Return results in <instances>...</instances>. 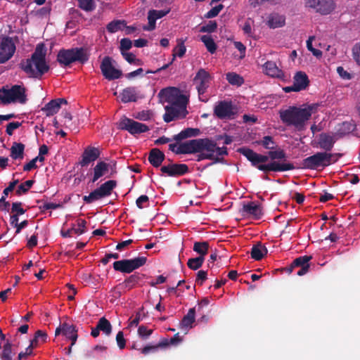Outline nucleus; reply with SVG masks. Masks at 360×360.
I'll return each mask as SVG.
<instances>
[{"label":"nucleus","mask_w":360,"mask_h":360,"mask_svg":"<svg viewBox=\"0 0 360 360\" xmlns=\"http://www.w3.org/2000/svg\"><path fill=\"white\" fill-rule=\"evenodd\" d=\"M164 91L166 100L169 103L165 107L166 110L163 116L165 122H169L174 120L184 118L188 113L186 110L188 97L182 94L176 88L165 89Z\"/></svg>","instance_id":"nucleus-1"},{"label":"nucleus","mask_w":360,"mask_h":360,"mask_svg":"<svg viewBox=\"0 0 360 360\" xmlns=\"http://www.w3.org/2000/svg\"><path fill=\"white\" fill-rule=\"evenodd\" d=\"M46 48L42 43L37 45L30 58L20 63L22 70L30 77L39 78L49 70L46 61Z\"/></svg>","instance_id":"nucleus-2"},{"label":"nucleus","mask_w":360,"mask_h":360,"mask_svg":"<svg viewBox=\"0 0 360 360\" xmlns=\"http://www.w3.org/2000/svg\"><path fill=\"white\" fill-rule=\"evenodd\" d=\"M313 109L312 105H309L304 108L294 106L289 107L286 110L280 111V117L285 124L293 126L297 129L301 130L310 118Z\"/></svg>","instance_id":"nucleus-3"},{"label":"nucleus","mask_w":360,"mask_h":360,"mask_svg":"<svg viewBox=\"0 0 360 360\" xmlns=\"http://www.w3.org/2000/svg\"><path fill=\"white\" fill-rule=\"evenodd\" d=\"M341 157L340 153H328L326 152H319L316 154L305 158L303 160V167L308 169H316L319 167H326L335 162Z\"/></svg>","instance_id":"nucleus-4"},{"label":"nucleus","mask_w":360,"mask_h":360,"mask_svg":"<svg viewBox=\"0 0 360 360\" xmlns=\"http://www.w3.org/2000/svg\"><path fill=\"white\" fill-rule=\"evenodd\" d=\"M86 50L84 48H75L70 49H62L57 56V60L60 65L67 66L78 61L84 63L88 60Z\"/></svg>","instance_id":"nucleus-5"},{"label":"nucleus","mask_w":360,"mask_h":360,"mask_svg":"<svg viewBox=\"0 0 360 360\" xmlns=\"http://www.w3.org/2000/svg\"><path fill=\"white\" fill-rule=\"evenodd\" d=\"M0 101L4 105L11 103H25L27 101L25 88L20 85H14L10 89L3 87L0 89Z\"/></svg>","instance_id":"nucleus-6"},{"label":"nucleus","mask_w":360,"mask_h":360,"mask_svg":"<svg viewBox=\"0 0 360 360\" xmlns=\"http://www.w3.org/2000/svg\"><path fill=\"white\" fill-rule=\"evenodd\" d=\"M199 152H205L207 155H212V160L214 163L222 161V158L219 156L227 155V148L226 147H219L216 142L209 139H199ZM213 165V162L208 165Z\"/></svg>","instance_id":"nucleus-7"},{"label":"nucleus","mask_w":360,"mask_h":360,"mask_svg":"<svg viewBox=\"0 0 360 360\" xmlns=\"http://www.w3.org/2000/svg\"><path fill=\"white\" fill-rule=\"evenodd\" d=\"M269 158L270 157L257 153L255 166L257 167L259 170L264 172H283L291 170L295 168L293 165L291 163H279L276 161L271 162L269 164H260L266 162L269 160Z\"/></svg>","instance_id":"nucleus-8"},{"label":"nucleus","mask_w":360,"mask_h":360,"mask_svg":"<svg viewBox=\"0 0 360 360\" xmlns=\"http://www.w3.org/2000/svg\"><path fill=\"white\" fill-rule=\"evenodd\" d=\"M211 75L205 69H200L193 79L198 93L200 101L206 103L208 98L204 94L207 91L211 81Z\"/></svg>","instance_id":"nucleus-9"},{"label":"nucleus","mask_w":360,"mask_h":360,"mask_svg":"<svg viewBox=\"0 0 360 360\" xmlns=\"http://www.w3.org/2000/svg\"><path fill=\"white\" fill-rule=\"evenodd\" d=\"M117 182L114 180H109L103 184L99 188L90 193L89 195H84L83 200L88 203H92L105 197L111 195L112 190L115 188Z\"/></svg>","instance_id":"nucleus-10"},{"label":"nucleus","mask_w":360,"mask_h":360,"mask_svg":"<svg viewBox=\"0 0 360 360\" xmlns=\"http://www.w3.org/2000/svg\"><path fill=\"white\" fill-rule=\"evenodd\" d=\"M146 262V257H139L132 259H122L113 263L115 270L122 273H131L134 270L142 266Z\"/></svg>","instance_id":"nucleus-11"},{"label":"nucleus","mask_w":360,"mask_h":360,"mask_svg":"<svg viewBox=\"0 0 360 360\" xmlns=\"http://www.w3.org/2000/svg\"><path fill=\"white\" fill-rule=\"evenodd\" d=\"M118 128L122 130H126L131 134L135 135L146 132L149 130V128L145 124L136 122L134 120L122 117L117 123Z\"/></svg>","instance_id":"nucleus-12"},{"label":"nucleus","mask_w":360,"mask_h":360,"mask_svg":"<svg viewBox=\"0 0 360 360\" xmlns=\"http://www.w3.org/2000/svg\"><path fill=\"white\" fill-rule=\"evenodd\" d=\"M115 60L109 56L103 58L100 68L103 75L108 80H113L119 79L122 77V72L121 70L116 69L114 66Z\"/></svg>","instance_id":"nucleus-13"},{"label":"nucleus","mask_w":360,"mask_h":360,"mask_svg":"<svg viewBox=\"0 0 360 360\" xmlns=\"http://www.w3.org/2000/svg\"><path fill=\"white\" fill-rule=\"evenodd\" d=\"M235 113L234 108L231 101H219L214 108V115L219 119H232Z\"/></svg>","instance_id":"nucleus-14"},{"label":"nucleus","mask_w":360,"mask_h":360,"mask_svg":"<svg viewBox=\"0 0 360 360\" xmlns=\"http://www.w3.org/2000/svg\"><path fill=\"white\" fill-rule=\"evenodd\" d=\"M15 46L11 38L6 37L0 42V63L9 60L13 55Z\"/></svg>","instance_id":"nucleus-15"},{"label":"nucleus","mask_w":360,"mask_h":360,"mask_svg":"<svg viewBox=\"0 0 360 360\" xmlns=\"http://www.w3.org/2000/svg\"><path fill=\"white\" fill-rule=\"evenodd\" d=\"M160 170L168 176H180L188 172V166L185 164H172L162 167Z\"/></svg>","instance_id":"nucleus-16"},{"label":"nucleus","mask_w":360,"mask_h":360,"mask_svg":"<svg viewBox=\"0 0 360 360\" xmlns=\"http://www.w3.org/2000/svg\"><path fill=\"white\" fill-rule=\"evenodd\" d=\"M199 152V139H193L181 143L177 154H190Z\"/></svg>","instance_id":"nucleus-17"},{"label":"nucleus","mask_w":360,"mask_h":360,"mask_svg":"<svg viewBox=\"0 0 360 360\" xmlns=\"http://www.w3.org/2000/svg\"><path fill=\"white\" fill-rule=\"evenodd\" d=\"M100 155L99 150L97 148L89 146L87 147L82 155V160L80 165L84 167L89 165L90 162L96 160Z\"/></svg>","instance_id":"nucleus-18"},{"label":"nucleus","mask_w":360,"mask_h":360,"mask_svg":"<svg viewBox=\"0 0 360 360\" xmlns=\"http://www.w3.org/2000/svg\"><path fill=\"white\" fill-rule=\"evenodd\" d=\"M169 13V11H157V10H150L148 13V25L145 26L143 29L145 30L151 31L155 28V21L158 19H160L165 15H166Z\"/></svg>","instance_id":"nucleus-19"},{"label":"nucleus","mask_w":360,"mask_h":360,"mask_svg":"<svg viewBox=\"0 0 360 360\" xmlns=\"http://www.w3.org/2000/svg\"><path fill=\"white\" fill-rule=\"evenodd\" d=\"M243 215L245 217H252L255 219H258L262 215V210L259 205L255 202H250L244 205L242 209Z\"/></svg>","instance_id":"nucleus-20"},{"label":"nucleus","mask_w":360,"mask_h":360,"mask_svg":"<svg viewBox=\"0 0 360 360\" xmlns=\"http://www.w3.org/2000/svg\"><path fill=\"white\" fill-rule=\"evenodd\" d=\"M61 103H67V101L63 98L52 100L45 105L42 110L46 112V116H52L58 112Z\"/></svg>","instance_id":"nucleus-21"},{"label":"nucleus","mask_w":360,"mask_h":360,"mask_svg":"<svg viewBox=\"0 0 360 360\" xmlns=\"http://www.w3.org/2000/svg\"><path fill=\"white\" fill-rule=\"evenodd\" d=\"M316 12L321 15H328L335 8V3L333 0H319Z\"/></svg>","instance_id":"nucleus-22"},{"label":"nucleus","mask_w":360,"mask_h":360,"mask_svg":"<svg viewBox=\"0 0 360 360\" xmlns=\"http://www.w3.org/2000/svg\"><path fill=\"white\" fill-rule=\"evenodd\" d=\"M122 103L135 102L138 98V94L136 87L130 86L122 90L120 94Z\"/></svg>","instance_id":"nucleus-23"},{"label":"nucleus","mask_w":360,"mask_h":360,"mask_svg":"<svg viewBox=\"0 0 360 360\" xmlns=\"http://www.w3.org/2000/svg\"><path fill=\"white\" fill-rule=\"evenodd\" d=\"M164 160L165 155L159 149L153 148L150 150L148 155V161L153 167H158Z\"/></svg>","instance_id":"nucleus-24"},{"label":"nucleus","mask_w":360,"mask_h":360,"mask_svg":"<svg viewBox=\"0 0 360 360\" xmlns=\"http://www.w3.org/2000/svg\"><path fill=\"white\" fill-rule=\"evenodd\" d=\"M62 329L63 330V335L71 340L72 345H74L77 339V330L76 329V326L68 323H62Z\"/></svg>","instance_id":"nucleus-25"},{"label":"nucleus","mask_w":360,"mask_h":360,"mask_svg":"<svg viewBox=\"0 0 360 360\" xmlns=\"http://www.w3.org/2000/svg\"><path fill=\"white\" fill-rule=\"evenodd\" d=\"M285 18L278 13H271L268 16L267 25L270 28H277L285 25Z\"/></svg>","instance_id":"nucleus-26"},{"label":"nucleus","mask_w":360,"mask_h":360,"mask_svg":"<svg viewBox=\"0 0 360 360\" xmlns=\"http://www.w3.org/2000/svg\"><path fill=\"white\" fill-rule=\"evenodd\" d=\"M334 143L335 140L332 136L326 134H320L318 145L321 149L329 151L333 148Z\"/></svg>","instance_id":"nucleus-27"},{"label":"nucleus","mask_w":360,"mask_h":360,"mask_svg":"<svg viewBox=\"0 0 360 360\" xmlns=\"http://www.w3.org/2000/svg\"><path fill=\"white\" fill-rule=\"evenodd\" d=\"M264 72L266 75L273 77H282L283 72L280 70L276 64L273 61H267L264 65Z\"/></svg>","instance_id":"nucleus-28"},{"label":"nucleus","mask_w":360,"mask_h":360,"mask_svg":"<svg viewBox=\"0 0 360 360\" xmlns=\"http://www.w3.org/2000/svg\"><path fill=\"white\" fill-rule=\"evenodd\" d=\"M195 308H191L188 310L187 314L184 316L180 323V328L181 330H188L193 327L192 324L195 321Z\"/></svg>","instance_id":"nucleus-29"},{"label":"nucleus","mask_w":360,"mask_h":360,"mask_svg":"<svg viewBox=\"0 0 360 360\" xmlns=\"http://www.w3.org/2000/svg\"><path fill=\"white\" fill-rule=\"evenodd\" d=\"M297 90L301 91L305 89L309 85L307 75L303 72H297L294 77V82Z\"/></svg>","instance_id":"nucleus-30"},{"label":"nucleus","mask_w":360,"mask_h":360,"mask_svg":"<svg viewBox=\"0 0 360 360\" xmlns=\"http://www.w3.org/2000/svg\"><path fill=\"white\" fill-rule=\"evenodd\" d=\"M109 170V165L104 162H98L94 168L92 182H96L99 178L104 176Z\"/></svg>","instance_id":"nucleus-31"},{"label":"nucleus","mask_w":360,"mask_h":360,"mask_svg":"<svg viewBox=\"0 0 360 360\" xmlns=\"http://www.w3.org/2000/svg\"><path fill=\"white\" fill-rule=\"evenodd\" d=\"M266 254L267 249L259 242L254 245L252 248L251 257L257 261L262 259Z\"/></svg>","instance_id":"nucleus-32"},{"label":"nucleus","mask_w":360,"mask_h":360,"mask_svg":"<svg viewBox=\"0 0 360 360\" xmlns=\"http://www.w3.org/2000/svg\"><path fill=\"white\" fill-rule=\"evenodd\" d=\"M86 221L84 219L78 220V228H72L66 231H61L63 237H72L73 234L81 235L85 232Z\"/></svg>","instance_id":"nucleus-33"},{"label":"nucleus","mask_w":360,"mask_h":360,"mask_svg":"<svg viewBox=\"0 0 360 360\" xmlns=\"http://www.w3.org/2000/svg\"><path fill=\"white\" fill-rule=\"evenodd\" d=\"M18 183V179L14 180L10 182L8 186L4 190V195L0 199V209L6 210L10 205L9 202L6 201V196L9 195V193L13 191Z\"/></svg>","instance_id":"nucleus-34"},{"label":"nucleus","mask_w":360,"mask_h":360,"mask_svg":"<svg viewBox=\"0 0 360 360\" xmlns=\"http://www.w3.org/2000/svg\"><path fill=\"white\" fill-rule=\"evenodd\" d=\"M24 150V144L14 142L11 148V157L14 160L22 159Z\"/></svg>","instance_id":"nucleus-35"},{"label":"nucleus","mask_w":360,"mask_h":360,"mask_svg":"<svg viewBox=\"0 0 360 360\" xmlns=\"http://www.w3.org/2000/svg\"><path fill=\"white\" fill-rule=\"evenodd\" d=\"M97 326L98 329L103 331L107 335H109L112 332V326L110 321L105 317H102L99 319Z\"/></svg>","instance_id":"nucleus-36"},{"label":"nucleus","mask_w":360,"mask_h":360,"mask_svg":"<svg viewBox=\"0 0 360 360\" xmlns=\"http://www.w3.org/2000/svg\"><path fill=\"white\" fill-rule=\"evenodd\" d=\"M124 27H126L124 20H113L107 25V30L110 33H114L122 30Z\"/></svg>","instance_id":"nucleus-37"},{"label":"nucleus","mask_w":360,"mask_h":360,"mask_svg":"<svg viewBox=\"0 0 360 360\" xmlns=\"http://www.w3.org/2000/svg\"><path fill=\"white\" fill-rule=\"evenodd\" d=\"M200 39L209 52L214 53L216 51L217 46L211 36L203 35Z\"/></svg>","instance_id":"nucleus-38"},{"label":"nucleus","mask_w":360,"mask_h":360,"mask_svg":"<svg viewBox=\"0 0 360 360\" xmlns=\"http://www.w3.org/2000/svg\"><path fill=\"white\" fill-rule=\"evenodd\" d=\"M209 248V243L207 242H195L193 245V250L198 252L200 256H204L207 255Z\"/></svg>","instance_id":"nucleus-39"},{"label":"nucleus","mask_w":360,"mask_h":360,"mask_svg":"<svg viewBox=\"0 0 360 360\" xmlns=\"http://www.w3.org/2000/svg\"><path fill=\"white\" fill-rule=\"evenodd\" d=\"M226 79L232 85L240 86L244 80L242 77L234 72H229L226 75Z\"/></svg>","instance_id":"nucleus-40"},{"label":"nucleus","mask_w":360,"mask_h":360,"mask_svg":"<svg viewBox=\"0 0 360 360\" xmlns=\"http://www.w3.org/2000/svg\"><path fill=\"white\" fill-rule=\"evenodd\" d=\"M205 258L202 256H199L195 258L189 259L187 263L188 266L193 270H197L202 266Z\"/></svg>","instance_id":"nucleus-41"},{"label":"nucleus","mask_w":360,"mask_h":360,"mask_svg":"<svg viewBox=\"0 0 360 360\" xmlns=\"http://www.w3.org/2000/svg\"><path fill=\"white\" fill-rule=\"evenodd\" d=\"M238 151L245 156L248 160H250L252 164L255 166V161L257 158V153L254 152L252 150L247 148H241L238 150Z\"/></svg>","instance_id":"nucleus-42"},{"label":"nucleus","mask_w":360,"mask_h":360,"mask_svg":"<svg viewBox=\"0 0 360 360\" xmlns=\"http://www.w3.org/2000/svg\"><path fill=\"white\" fill-rule=\"evenodd\" d=\"M186 51V48L183 41H179L178 45L174 49L172 54V61L175 60L176 56L181 58L184 56Z\"/></svg>","instance_id":"nucleus-43"},{"label":"nucleus","mask_w":360,"mask_h":360,"mask_svg":"<svg viewBox=\"0 0 360 360\" xmlns=\"http://www.w3.org/2000/svg\"><path fill=\"white\" fill-rule=\"evenodd\" d=\"M124 58L131 64H135L138 65H142V61L140 59L136 58V56L132 53L124 52L122 53Z\"/></svg>","instance_id":"nucleus-44"},{"label":"nucleus","mask_w":360,"mask_h":360,"mask_svg":"<svg viewBox=\"0 0 360 360\" xmlns=\"http://www.w3.org/2000/svg\"><path fill=\"white\" fill-rule=\"evenodd\" d=\"M79 6L86 11H91L94 9L95 4L94 0H78Z\"/></svg>","instance_id":"nucleus-45"},{"label":"nucleus","mask_w":360,"mask_h":360,"mask_svg":"<svg viewBox=\"0 0 360 360\" xmlns=\"http://www.w3.org/2000/svg\"><path fill=\"white\" fill-rule=\"evenodd\" d=\"M33 180H27L25 183L21 184L16 191V193L18 195H20L22 193H25L28 191V190L34 184Z\"/></svg>","instance_id":"nucleus-46"},{"label":"nucleus","mask_w":360,"mask_h":360,"mask_svg":"<svg viewBox=\"0 0 360 360\" xmlns=\"http://www.w3.org/2000/svg\"><path fill=\"white\" fill-rule=\"evenodd\" d=\"M11 353H12L11 344L9 342H7L4 346V349L1 354V359L2 360H12Z\"/></svg>","instance_id":"nucleus-47"},{"label":"nucleus","mask_w":360,"mask_h":360,"mask_svg":"<svg viewBox=\"0 0 360 360\" xmlns=\"http://www.w3.org/2000/svg\"><path fill=\"white\" fill-rule=\"evenodd\" d=\"M311 258V257L310 256H303L296 258L293 261V266H296V267H305V265H309L308 262Z\"/></svg>","instance_id":"nucleus-48"},{"label":"nucleus","mask_w":360,"mask_h":360,"mask_svg":"<svg viewBox=\"0 0 360 360\" xmlns=\"http://www.w3.org/2000/svg\"><path fill=\"white\" fill-rule=\"evenodd\" d=\"M314 39V37H310L309 39L307 41V47L309 51H310L314 56L316 57H321L322 56V51L321 50L314 49L312 46V41Z\"/></svg>","instance_id":"nucleus-49"},{"label":"nucleus","mask_w":360,"mask_h":360,"mask_svg":"<svg viewBox=\"0 0 360 360\" xmlns=\"http://www.w3.org/2000/svg\"><path fill=\"white\" fill-rule=\"evenodd\" d=\"M182 340L181 338L176 333L174 337L171 338L169 342L167 340L160 342V346L165 347L169 345H176Z\"/></svg>","instance_id":"nucleus-50"},{"label":"nucleus","mask_w":360,"mask_h":360,"mask_svg":"<svg viewBox=\"0 0 360 360\" xmlns=\"http://www.w3.org/2000/svg\"><path fill=\"white\" fill-rule=\"evenodd\" d=\"M217 24L216 22V21H209V22L205 25H203L202 27H200V31L201 32H213L215 31V30L217 29Z\"/></svg>","instance_id":"nucleus-51"},{"label":"nucleus","mask_w":360,"mask_h":360,"mask_svg":"<svg viewBox=\"0 0 360 360\" xmlns=\"http://www.w3.org/2000/svg\"><path fill=\"white\" fill-rule=\"evenodd\" d=\"M132 46V41L128 38H124L120 41V51L122 53L127 52Z\"/></svg>","instance_id":"nucleus-52"},{"label":"nucleus","mask_w":360,"mask_h":360,"mask_svg":"<svg viewBox=\"0 0 360 360\" xmlns=\"http://www.w3.org/2000/svg\"><path fill=\"white\" fill-rule=\"evenodd\" d=\"M224 8V6L222 4H219L214 7H213L210 11H208L205 14V17L207 18H212L215 16H217L219 12L222 10Z\"/></svg>","instance_id":"nucleus-53"},{"label":"nucleus","mask_w":360,"mask_h":360,"mask_svg":"<svg viewBox=\"0 0 360 360\" xmlns=\"http://www.w3.org/2000/svg\"><path fill=\"white\" fill-rule=\"evenodd\" d=\"M261 143L267 149H273L274 148V142L271 136H266L261 141Z\"/></svg>","instance_id":"nucleus-54"},{"label":"nucleus","mask_w":360,"mask_h":360,"mask_svg":"<svg viewBox=\"0 0 360 360\" xmlns=\"http://www.w3.org/2000/svg\"><path fill=\"white\" fill-rule=\"evenodd\" d=\"M152 333H153V330L148 329L144 326H139V328L138 329V334H139V335L141 338H144V339L148 338L152 334Z\"/></svg>","instance_id":"nucleus-55"},{"label":"nucleus","mask_w":360,"mask_h":360,"mask_svg":"<svg viewBox=\"0 0 360 360\" xmlns=\"http://www.w3.org/2000/svg\"><path fill=\"white\" fill-rule=\"evenodd\" d=\"M269 156L271 160H282L285 158V154L283 150H275L269 152Z\"/></svg>","instance_id":"nucleus-56"},{"label":"nucleus","mask_w":360,"mask_h":360,"mask_svg":"<svg viewBox=\"0 0 360 360\" xmlns=\"http://www.w3.org/2000/svg\"><path fill=\"white\" fill-rule=\"evenodd\" d=\"M116 341L120 349H124L126 345V341L124 338V334L122 331H119L116 335Z\"/></svg>","instance_id":"nucleus-57"},{"label":"nucleus","mask_w":360,"mask_h":360,"mask_svg":"<svg viewBox=\"0 0 360 360\" xmlns=\"http://www.w3.org/2000/svg\"><path fill=\"white\" fill-rule=\"evenodd\" d=\"M354 59L360 65V43L356 44L352 49Z\"/></svg>","instance_id":"nucleus-58"},{"label":"nucleus","mask_w":360,"mask_h":360,"mask_svg":"<svg viewBox=\"0 0 360 360\" xmlns=\"http://www.w3.org/2000/svg\"><path fill=\"white\" fill-rule=\"evenodd\" d=\"M21 124L18 122H10L6 127V133L8 135H12L15 129H18Z\"/></svg>","instance_id":"nucleus-59"},{"label":"nucleus","mask_w":360,"mask_h":360,"mask_svg":"<svg viewBox=\"0 0 360 360\" xmlns=\"http://www.w3.org/2000/svg\"><path fill=\"white\" fill-rule=\"evenodd\" d=\"M21 202H13L12 204V212H16L17 214H23L25 210L21 207Z\"/></svg>","instance_id":"nucleus-60"},{"label":"nucleus","mask_w":360,"mask_h":360,"mask_svg":"<svg viewBox=\"0 0 360 360\" xmlns=\"http://www.w3.org/2000/svg\"><path fill=\"white\" fill-rule=\"evenodd\" d=\"M207 279V271L200 270L197 274L196 282L200 285H202V283Z\"/></svg>","instance_id":"nucleus-61"},{"label":"nucleus","mask_w":360,"mask_h":360,"mask_svg":"<svg viewBox=\"0 0 360 360\" xmlns=\"http://www.w3.org/2000/svg\"><path fill=\"white\" fill-rule=\"evenodd\" d=\"M63 117H64V119H65V120H64V126L66 128H70L71 126H72L71 121H72V116L71 115V114L70 112H65L63 114Z\"/></svg>","instance_id":"nucleus-62"},{"label":"nucleus","mask_w":360,"mask_h":360,"mask_svg":"<svg viewBox=\"0 0 360 360\" xmlns=\"http://www.w3.org/2000/svg\"><path fill=\"white\" fill-rule=\"evenodd\" d=\"M159 347H160V343L158 345L146 346L141 349V352L143 354H148L150 352H155Z\"/></svg>","instance_id":"nucleus-63"},{"label":"nucleus","mask_w":360,"mask_h":360,"mask_svg":"<svg viewBox=\"0 0 360 360\" xmlns=\"http://www.w3.org/2000/svg\"><path fill=\"white\" fill-rule=\"evenodd\" d=\"M148 201V197L146 195H141L136 201V204L137 207L140 209L143 207V203L147 202Z\"/></svg>","instance_id":"nucleus-64"}]
</instances>
